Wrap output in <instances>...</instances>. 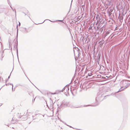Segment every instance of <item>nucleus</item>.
I'll list each match as a JSON object with an SVG mask.
<instances>
[{
    "label": "nucleus",
    "instance_id": "1",
    "mask_svg": "<svg viewBox=\"0 0 130 130\" xmlns=\"http://www.w3.org/2000/svg\"><path fill=\"white\" fill-rule=\"evenodd\" d=\"M121 85H123V86H121V89L119 90V91L116 92V93L122 91L124 89L128 87L130 85V83H128L127 81L124 80L122 81L121 83Z\"/></svg>",
    "mask_w": 130,
    "mask_h": 130
},
{
    "label": "nucleus",
    "instance_id": "2",
    "mask_svg": "<svg viewBox=\"0 0 130 130\" xmlns=\"http://www.w3.org/2000/svg\"><path fill=\"white\" fill-rule=\"evenodd\" d=\"M101 95L100 94L97 96L96 99V103L94 105H85L84 106V107H87L89 106H96L98 105L99 102H100L101 100H102V97Z\"/></svg>",
    "mask_w": 130,
    "mask_h": 130
},
{
    "label": "nucleus",
    "instance_id": "3",
    "mask_svg": "<svg viewBox=\"0 0 130 130\" xmlns=\"http://www.w3.org/2000/svg\"><path fill=\"white\" fill-rule=\"evenodd\" d=\"M74 54L75 57V59L76 58H78L79 57L80 54V51L78 48H75V50H74Z\"/></svg>",
    "mask_w": 130,
    "mask_h": 130
},
{
    "label": "nucleus",
    "instance_id": "4",
    "mask_svg": "<svg viewBox=\"0 0 130 130\" xmlns=\"http://www.w3.org/2000/svg\"><path fill=\"white\" fill-rule=\"evenodd\" d=\"M62 106L64 107H67L69 106V103L65 101H63L61 104Z\"/></svg>",
    "mask_w": 130,
    "mask_h": 130
},
{
    "label": "nucleus",
    "instance_id": "5",
    "mask_svg": "<svg viewBox=\"0 0 130 130\" xmlns=\"http://www.w3.org/2000/svg\"><path fill=\"white\" fill-rule=\"evenodd\" d=\"M22 30L23 31L24 33H26L28 32L27 29L26 28H22Z\"/></svg>",
    "mask_w": 130,
    "mask_h": 130
},
{
    "label": "nucleus",
    "instance_id": "6",
    "mask_svg": "<svg viewBox=\"0 0 130 130\" xmlns=\"http://www.w3.org/2000/svg\"><path fill=\"white\" fill-rule=\"evenodd\" d=\"M12 85V91H13V85L12 84L10 83H8L7 84H6V86H8V85Z\"/></svg>",
    "mask_w": 130,
    "mask_h": 130
},
{
    "label": "nucleus",
    "instance_id": "7",
    "mask_svg": "<svg viewBox=\"0 0 130 130\" xmlns=\"http://www.w3.org/2000/svg\"><path fill=\"white\" fill-rule=\"evenodd\" d=\"M10 7H11V9L13 11H14L15 12V15H16V10H15V9H13L12 8V7H11V6L10 5Z\"/></svg>",
    "mask_w": 130,
    "mask_h": 130
},
{
    "label": "nucleus",
    "instance_id": "8",
    "mask_svg": "<svg viewBox=\"0 0 130 130\" xmlns=\"http://www.w3.org/2000/svg\"><path fill=\"white\" fill-rule=\"evenodd\" d=\"M88 75L89 76H91L92 75V74L91 73H89L88 74Z\"/></svg>",
    "mask_w": 130,
    "mask_h": 130
},
{
    "label": "nucleus",
    "instance_id": "9",
    "mask_svg": "<svg viewBox=\"0 0 130 130\" xmlns=\"http://www.w3.org/2000/svg\"><path fill=\"white\" fill-rule=\"evenodd\" d=\"M16 48H17V56H18V50L17 49V45L16 46Z\"/></svg>",
    "mask_w": 130,
    "mask_h": 130
},
{
    "label": "nucleus",
    "instance_id": "10",
    "mask_svg": "<svg viewBox=\"0 0 130 130\" xmlns=\"http://www.w3.org/2000/svg\"><path fill=\"white\" fill-rule=\"evenodd\" d=\"M66 88L65 87H64L62 89V90L61 91V92H63L64 90H65V89Z\"/></svg>",
    "mask_w": 130,
    "mask_h": 130
},
{
    "label": "nucleus",
    "instance_id": "11",
    "mask_svg": "<svg viewBox=\"0 0 130 130\" xmlns=\"http://www.w3.org/2000/svg\"><path fill=\"white\" fill-rule=\"evenodd\" d=\"M46 20H49L51 22H55V21H51L50 20H48V19H46V20H45L43 22H44L45 21H46Z\"/></svg>",
    "mask_w": 130,
    "mask_h": 130
},
{
    "label": "nucleus",
    "instance_id": "12",
    "mask_svg": "<svg viewBox=\"0 0 130 130\" xmlns=\"http://www.w3.org/2000/svg\"><path fill=\"white\" fill-rule=\"evenodd\" d=\"M108 13L109 15H111V12L110 11H108Z\"/></svg>",
    "mask_w": 130,
    "mask_h": 130
},
{
    "label": "nucleus",
    "instance_id": "13",
    "mask_svg": "<svg viewBox=\"0 0 130 130\" xmlns=\"http://www.w3.org/2000/svg\"><path fill=\"white\" fill-rule=\"evenodd\" d=\"M56 21H61V22H63V20H56Z\"/></svg>",
    "mask_w": 130,
    "mask_h": 130
},
{
    "label": "nucleus",
    "instance_id": "14",
    "mask_svg": "<svg viewBox=\"0 0 130 130\" xmlns=\"http://www.w3.org/2000/svg\"><path fill=\"white\" fill-rule=\"evenodd\" d=\"M18 29H17V37H18Z\"/></svg>",
    "mask_w": 130,
    "mask_h": 130
},
{
    "label": "nucleus",
    "instance_id": "15",
    "mask_svg": "<svg viewBox=\"0 0 130 130\" xmlns=\"http://www.w3.org/2000/svg\"><path fill=\"white\" fill-rule=\"evenodd\" d=\"M109 33V32H106V34H107V35H108Z\"/></svg>",
    "mask_w": 130,
    "mask_h": 130
},
{
    "label": "nucleus",
    "instance_id": "16",
    "mask_svg": "<svg viewBox=\"0 0 130 130\" xmlns=\"http://www.w3.org/2000/svg\"><path fill=\"white\" fill-rule=\"evenodd\" d=\"M9 78H10V76H9L8 77V79H7V80H8V79Z\"/></svg>",
    "mask_w": 130,
    "mask_h": 130
},
{
    "label": "nucleus",
    "instance_id": "17",
    "mask_svg": "<svg viewBox=\"0 0 130 130\" xmlns=\"http://www.w3.org/2000/svg\"><path fill=\"white\" fill-rule=\"evenodd\" d=\"M67 89H68V90H69V88H68L67 87Z\"/></svg>",
    "mask_w": 130,
    "mask_h": 130
},
{
    "label": "nucleus",
    "instance_id": "18",
    "mask_svg": "<svg viewBox=\"0 0 130 130\" xmlns=\"http://www.w3.org/2000/svg\"><path fill=\"white\" fill-rule=\"evenodd\" d=\"M35 99V98L34 99V100H33L32 102L33 101H34Z\"/></svg>",
    "mask_w": 130,
    "mask_h": 130
},
{
    "label": "nucleus",
    "instance_id": "19",
    "mask_svg": "<svg viewBox=\"0 0 130 130\" xmlns=\"http://www.w3.org/2000/svg\"><path fill=\"white\" fill-rule=\"evenodd\" d=\"M3 53V51L2 52V54Z\"/></svg>",
    "mask_w": 130,
    "mask_h": 130
},
{
    "label": "nucleus",
    "instance_id": "20",
    "mask_svg": "<svg viewBox=\"0 0 130 130\" xmlns=\"http://www.w3.org/2000/svg\"><path fill=\"white\" fill-rule=\"evenodd\" d=\"M20 25V22H19V25Z\"/></svg>",
    "mask_w": 130,
    "mask_h": 130
},
{
    "label": "nucleus",
    "instance_id": "21",
    "mask_svg": "<svg viewBox=\"0 0 130 130\" xmlns=\"http://www.w3.org/2000/svg\"><path fill=\"white\" fill-rule=\"evenodd\" d=\"M72 1H71V3H72ZM71 4H72V3H71Z\"/></svg>",
    "mask_w": 130,
    "mask_h": 130
},
{
    "label": "nucleus",
    "instance_id": "22",
    "mask_svg": "<svg viewBox=\"0 0 130 130\" xmlns=\"http://www.w3.org/2000/svg\"><path fill=\"white\" fill-rule=\"evenodd\" d=\"M24 13L25 14V15H26V14L25 13Z\"/></svg>",
    "mask_w": 130,
    "mask_h": 130
},
{
    "label": "nucleus",
    "instance_id": "23",
    "mask_svg": "<svg viewBox=\"0 0 130 130\" xmlns=\"http://www.w3.org/2000/svg\"><path fill=\"white\" fill-rule=\"evenodd\" d=\"M123 18V17H122V20Z\"/></svg>",
    "mask_w": 130,
    "mask_h": 130
},
{
    "label": "nucleus",
    "instance_id": "24",
    "mask_svg": "<svg viewBox=\"0 0 130 130\" xmlns=\"http://www.w3.org/2000/svg\"><path fill=\"white\" fill-rule=\"evenodd\" d=\"M112 37H113V36H112V37H111V38H112Z\"/></svg>",
    "mask_w": 130,
    "mask_h": 130
},
{
    "label": "nucleus",
    "instance_id": "25",
    "mask_svg": "<svg viewBox=\"0 0 130 130\" xmlns=\"http://www.w3.org/2000/svg\"><path fill=\"white\" fill-rule=\"evenodd\" d=\"M70 127H72L71 126H70Z\"/></svg>",
    "mask_w": 130,
    "mask_h": 130
},
{
    "label": "nucleus",
    "instance_id": "26",
    "mask_svg": "<svg viewBox=\"0 0 130 130\" xmlns=\"http://www.w3.org/2000/svg\"><path fill=\"white\" fill-rule=\"evenodd\" d=\"M99 58H100V57H99Z\"/></svg>",
    "mask_w": 130,
    "mask_h": 130
},
{
    "label": "nucleus",
    "instance_id": "27",
    "mask_svg": "<svg viewBox=\"0 0 130 130\" xmlns=\"http://www.w3.org/2000/svg\"><path fill=\"white\" fill-rule=\"evenodd\" d=\"M47 106L48 107V105H47Z\"/></svg>",
    "mask_w": 130,
    "mask_h": 130
},
{
    "label": "nucleus",
    "instance_id": "28",
    "mask_svg": "<svg viewBox=\"0 0 130 130\" xmlns=\"http://www.w3.org/2000/svg\"><path fill=\"white\" fill-rule=\"evenodd\" d=\"M43 23V22H42V23H41V24H42V23Z\"/></svg>",
    "mask_w": 130,
    "mask_h": 130
},
{
    "label": "nucleus",
    "instance_id": "29",
    "mask_svg": "<svg viewBox=\"0 0 130 130\" xmlns=\"http://www.w3.org/2000/svg\"><path fill=\"white\" fill-rule=\"evenodd\" d=\"M17 27H18V25H17Z\"/></svg>",
    "mask_w": 130,
    "mask_h": 130
},
{
    "label": "nucleus",
    "instance_id": "30",
    "mask_svg": "<svg viewBox=\"0 0 130 130\" xmlns=\"http://www.w3.org/2000/svg\"><path fill=\"white\" fill-rule=\"evenodd\" d=\"M86 78H87V76H86Z\"/></svg>",
    "mask_w": 130,
    "mask_h": 130
}]
</instances>
